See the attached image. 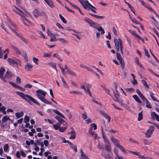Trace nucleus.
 <instances>
[{"label": "nucleus", "instance_id": "nucleus-11", "mask_svg": "<svg viewBox=\"0 0 159 159\" xmlns=\"http://www.w3.org/2000/svg\"><path fill=\"white\" fill-rule=\"evenodd\" d=\"M152 118L153 119L156 118V120L159 122V116L157 115L155 112H152L151 113Z\"/></svg>", "mask_w": 159, "mask_h": 159}, {"label": "nucleus", "instance_id": "nucleus-15", "mask_svg": "<svg viewBox=\"0 0 159 159\" xmlns=\"http://www.w3.org/2000/svg\"><path fill=\"white\" fill-rule=\"evenodd\" d=\"M80 159H89V158L87 157L85 154L82 149H80Z\"/></svg>", "mask_w": 159, "mask_h": 159}, {"label": "nucleus", "instance_id": "nucleus-10", "mask_svg": "<svg viewBox=\"0 0 159 159\" xmlns=\"http://www.w3.org/2000/svg\"><path fill=\"white\" fill-rule=\"evenodd\" d=\"M44 13V12L43 11H33V14L36 17L43 15Z\"/></svg>", "mask_w": 159, "mask_h": 159}, {"label": "nucleus", "instance_id": "nucleus-44", "mask_svg": "<svg viewBox=\"0 0 159 159\" xmlns=\"http://www.w3.org/2000/svg\"><path fill=\"white\" fill-rule=\"evenodd\" d=\"M30 118L29 116H25L24 119V122L25 123H26L29 121Z\"/></svg>", "mask_w": 159, "mask_h": 159}, {"label": "nucleus", "instance_id": "nucleus-18", "mask_svg": "<svg viewBox=\"0 0 159 159\" xmlns=\"http://www.w3.org/2000/svg\"><path fill=\"white\" fill-rule=\"evenodd\" d=\"M71 129L73 130L70 132H68L69 134H71V136L70 137V139H74L75 138L76 134L75 132L74 131V129L73 128H71Z\"/></svg>", "mask_w": 159, "mask_h": 159}, {"label": "nucleus", "instance_id": "nucleus-63", "mask_svg": "<svg viewBox=\"0 0 159 159\" xmlns=\"http://www.w3.org/2000/svg\"><path fill=\"white\" fill-rule=\"evenodd\" d=\"M32 87V86L31 85L28 84H26L24 86V87L26 88H31Z\"/></svg>", "mask_w": 159, "mask_h": 159}, {"label": "nucleus", "instance_id": "nucleus-39", "mask_svg": "<svg viewBox=\"0 0 159 159\" xmlns=\"http://www.w3.org/2000/svg\"><path fill=\"white\" fill-rule=\"evenodd\" d=\"M57 39L64 43H67V41L63 39L58 38Z\"/></svg>", "mask_w": 159, "mask_h": 159}, {"label": "nucleus", "instance_id": "nucleus-49", "mask_svg": "<svg viewBox=\"0 0 159 159\" xmlns=\"http://www.w3.org/2000/svg\"><path fill=\"white\" fill-rule=\"evenodd\" d=\"M85 93H88L89 96H90L91 97H92V95L91 94V92H90L89 89H86V90H85Z\"/></svg>", "mask_w": 159, "mask_h": 159}, {"label": "nucleus", "instance_id": "nucleus-23", "mask_svg": "<svg viewBox=\"0 0 159 159\" xmlns=\"http://www.w3.org/2000/svg\"><path fill=\"white\" fill-rule=\"evenodd\" d=\"M67 74L74 77H75L76 75V74L72 70H70V69L67 70Z\"/></svg>", "mask_w": 159, "mask_h": 159}, {"label": "nucleus", "instance_id": "nucleus-25", "mask_svg": "<svg viewBox=\"0 0 159 159\" xmlns=\"http://www.w3.org/2000/svg\"><path fill=\"white\" fill-rule=\"evenodd\" d=\"M8 120H11L10 119L9 116H4L2 119V123H5Z\"/></svg>", "mask_w": 159, "mask_h": 159}, {"label": "nucleus", "instance_id": "nucleus-26", "mask_svg": "<svg viewBox=\"0 0 159 159\" xmlns=\"http://www.w3.org/2000/svg\"><path fill=\"white\" fill-rule=\"evenodd\" d=\"M89 13L90 15H91V16H93V17L96 19H102L103 18V16H99L94 14H93V13H91L90 12H89Z\"/></svg>", "mask_w": 159, "mask_h": 159}, {"label": "nucleus", "instance_id": "nucleus-37", "mask_svg": "<svg viewBox=\"0 0 159 159\" xmlns=\"http://www.w3.org/2000/svg\"><path fill=\"white\" fill-rule=\"evenodd\" d=\"M53 56L56 57L58 59L61 61H62V60L60 57V55L57 53H55L53 54Z\"/></svg>", "mask_w": 159, "mask_h": 159}, {"label": "nucleus", "instance_id": "nucleus-32", "mask_svg": "<svg viewBox=\"0 0 159 159\" xmlns=\"http://www.w3.org/2000/svg\"><path fill=\"white\" fill-rule=\"evenodd\" d=\"M133 97L135 99V100L139 103H141V101L139 99L138 97L136 95H134L133 96Z\"/></svg>", "mask_w": 159, "mask_h": 159}, {"label": "nucleus", "instance_id": "nucleus-62", "mask_svg": "<svg viewBox=\"0 0 159 159\" xmlns=\"http://www.w3.org/2000/svg\"><path fill=\"white\" fill-rule=\"evenodd\" d=\"M91 127H93L94 130L97 129V127L96 125L94 123H92L91 124Z\"/></svg>", "mask_w": 159, "mask_h": 159}, {"label": "nucleus", "instance_id": "nucleus-8", "mask_svg": "<svg viewBox=\"0 0 159 159\" xmlns=\"http://www.w3.org/2000/svg\"><path fill=\"white\" fill-rule=\"evenodd\" d=\"M154 127L152 125L150 126L147 131L145 133V134L147 137L149 138L151 136L154 130Z\"/></svg>", "mask_w": 159, "mask_h": 159}, {"label": "nucleus", "instance_id": "nucleus-19", "mask_svg": "<svg viewBox=\"0 0 159 159\" xmlns=\"http://www.w3.org/2000/svg\"><path fill=\"white\" fill-rule=\"evenodd\" d=\"M105 148L109 152L111 151V144L109 143H107L105 144Z\"/></svg>", "mask_w": 159, "mask_h": 159}, {"label": "nucleus", "instance_id": "nucleus-56", "mask_svg": "<svg viewBox=\"0 0 159 159\" xmlns=\"http://www.w3.org/2000/svg\"><path fill=\"white\" fill-rule=\"evenodd\" d=\"M130 18H131V20H132V22H134L136 24H139L140 25V24L139 22H138V21L135 19H133L131 17Z\"/></svg>", "mask_w": 159, "mask_h": 159}, {"label": "nucleus", "instance_id": "nucleus-42", "mask_svg": "<svg viewBox=\"0 0 159 159\" xmlns=\"http://www.w3.org/2000/svg\"><path fill=\"white\" fill-rule=\"evenodd\" d=\"M48 64L50 66H51L54 68H56V64L55 63L53 62H50L48 63Z\"/></svg>", "mask_w": 159, "mask_h": 159}, {"label": "nucleus", "instance_id": "nucleus-47", "mask_svg": "<svg viewBox=\"0 0 159 159\" xmlns=\"http://www.w3.org/2000/svg\"><path fill=\"white\" fill-rule=\"evenodd\" d=\"M82 117L83 120H85L87 118V117L86 112H84L83 114H82Z\"/></svg>", "mask_w": 159, "mask_h": 159}, {"label": "nucleus", "instance_id": "nucleus-38", "mask_svg": "<svg viewBox=\"0 0 159 159\" xmlns=\"http://www.w3.org/2000/svg\"><path fill=\"white\" fill-rule=\"evenodd\" d=\"M59 15L60 19L61 20L62 22L64 24H66L67 23V21L64 17H63L60 14Z\"/></svg>", "mask_w": 159, "mask_h": 159}, {"label": "nucleus", "instance_id": "nucleus-61", "mask_svg": "<svg viewBox=\"0 0 159 159\" xmlns=\"http://www.w3.org/2000/svg\"><path fill=\"white\" fill-rule=\"evenodd\" d=\"M63 84L64 87L67 89H68L69 88V87L66 84V82L65 81H63Z\"/></svg>", "mask_w": 159, "mask_h": 159}, {"label": "nucleus", "instance_id": "nucleus-20", "mask_svg": "<svg viewBox=\"0 0 159 159\" xmlns=\"http://www.w3.org/2000/svg\"><path fill=\"white\" fill-rule=\"evenodd\" d=\"M101 129L102 130V135L103 138V139L104 141L105 142V144L107 143H109V142L107 138L104 135V134L103 131V129L102 127H101Z\"/></svg>", "mask_w": 159, "mask_h": 159}, {"label": "nucleus", "instance_id": "nucleus-64", "mask_svg": "<svg viewBox=\"0 0 159 159\" xmlns=\"http://www.w3.org/2000/svg\"><path fill=\"white\" fill-rule=\"evenodd\" d=\"M21 82V80L19 77H17L16 78V82L18 84H20Z\"/></svg>", "mask_w": 159, "mask_h": 159}, {"label": "nucleus", "instance_id": "nucleus-45", "mask_svg": "<svg viewBox=\"0 0 159 159\" xmlns=\"http://www.w3.org/2000/svg\"><path fill=\"white\" fill-rule=\"evenodd\" d=\"M67 129V128L66 127H61L59 128V130L60 132H63Z\"/></svg>", "mask_w": 159, "mask_h": 159}, {"label": "nucleus", "instance_id": "nucleus-30", "mask_svg": "<svg viewBox=\"0 0 159 159\" xmlns=\"http://www.w3.org/2000/svg\"><path fill=\"white\" fill-rule=\"evenodd\" d=\"M46 3L50 7H54V4L51 0H48Z\"/></svg>", "mask_w": 159, "mask_h": 159}, {"label": "nucleus", "instance_id": "nucleus-43", "mask_svg": "<svg viewBox=\"0 0 159 159\" xmlns=\"http://www.w3.org/2000/svg\"><path fill=\"white\" fill-rule=\"evenodd\" d=\"M23 57H24V59L25 60V61L26 62H28V57H27V55L26 54V53L25 52H23Z\"/></svg>", "mask_w": 159, "mask_h": 159}, {"label": "nucleus", "instance_id": "nucleus-31", "mask_svg": "<svg viewBox=\"0 0 159 159\" xmlns=\"http://www.w3.org/2000/svg\"><path fill=\"white\" fill-rule=\"evenodd\" d=\"M99 112L101 113V114L107 119H108V118L110 117V116H109L107 114L104 112L100 110Z\"/></svg>", "mask_w": 159, "mask_h": 159}, {"label": "nucleus", "instance_id": "nucleus-59", "mask_svg": "<svg viewBox=\"0 0 159 159\" xmlns=\"http://www.w3.org/2000/svg\"><path fill=\"white\" fill-rule=\"evenodd\" d=\"M142 82H143L144 85L146 87L148 88V85L147 84V83L146 81H145V80H142Z\"/></svg>", "mask_w": 159, "mask_h": 159}, {"label": "nucleus", "instance_id": "nucleus-33", "mask_svg": "<svg viewBox=\"0 0 159 159\" xmlns=\"http://www.w3.org/2000/svg\"><path fill=\"white\" fill-rule=\"evenodd\" d=\"M143 118L142 111L139 112L138 114V120L140 121Z\"/></svg>", "mask_w": 159, "mask_h": 159}, {"label": "nucleus", "instance_id": "nucleus-35", "mask_svg": "<svg viewBox=\"0 0 159 159\" xmlns=\"http://www.w3.org/2000/svg\"><path fill=\"white\" fill-rule=\"evenodd\" d=\"M70 93H72L76 94L79 95H82V93L81 92L79 91H75L73 90L70 92Z\"/></svg>", "mask_w": 159, "mask_h": 159}, {"label": "nucleus", "instance_id": "nucleus-3", "mask_svg": "<svg viewBox=\"0 0 159 159\" xmlns=\"http://www.w3.org/2000/svg\"><path fill=\"white\" fill-rule=\"evenodd\" d=\"M16 94L25 100L26 101L28 102L30 104H31V102L30 101H31L32 102L38 106H39L40 105V104L33 97L29 95L25 94L19 91L17 92H16Z\"/></svg>", "mask_w": 159, "mask_h": 159}, {"label": "nucleus", "instance_id": "nucleus-2", "mask_svg": "<svg viewBox=\"0 0 159 159\" xmlns=\"http://www.w3.org/2000/svg\"><path fill=\"white\" fill-rule=\"evenodd\" d=\"M7 20L9 22V23L8 24V27L12 31L14 32L18 37L21 39L23 42L26 44H28V42L27 40L21 34L16 32V25L14 24L12 21H11L8 18Z\"/></svg>", "mask_w": 159, "mask_h": 159}, {"label": "nucleus", "instance_id": "nucleus-17", "mask_svg": "<svg viewBox=\"0 0 159 159\" xmlns=\"http://www.w3.org/2000/svg\"><path fill=\"white\" fill-rule=\"evenodd\" d=\"M55 118L56 119L58 120L60 123L63 124V125H65L64 124L65 123H66L65 120L58 116H56L55 117Z\"/></svg>", "mask_w": 159, "mask_h": 159}, {"label": "nucleus", "instance_id": "nucleus-51", "mask_svg": "<svg viewBox=\"0 0 159 159\" xmlns=\"http://www.w3.org/2000/svg\"><path fill=\"white\" fill-rule=\"evenodd\" d=\"M68 2H69V3L73 7H74V9H78L79 10H80V9L77 6H75V5H74L72 4H71V3H70V2H69L67 0H66Z\"/></svg>", "mask_w": 159, "mask_h": 159}, {"label": "nucleus", "instance_id": "nucleus-4", "mask_svg": "<svg viewBox=\"0 0 159 159\" xmlns=\"http://www.w3.org/2000/svg\"><path fill=\"white\" fill-rule=\"evenodd\" d=\"M15 11V12L16 14H19L23 18V20L26 21L30 24H32V23L28 20L25 17L26 16H27L28 15L31 16V14L29 12H27L26 11Z\"/></svg>", "mask_w": 159, "mask_h": 159}, {"label": "nucleus", "instance_id": "nucleus-46", "mask_svg": "<svg viewBox=\"0 0 159 159\" xmlns=\"http://www.w3.org/2000/svg\"><path fill=\"white\" fill-rule=\"evenodd\" d=\"M9 83L10 84H11L14 87L18 89L19 87V85H17L16 84H15L14 83L11 82H9Z\"/></svg>", "mask_w": 159, "mask_h": 159}, {"label": "nucleus", "instance_id": "nucleus-7", "mask_svg": "<svg viewBox=\"0 0 159 159\" xmlns=\"http://www.w3.org/2000/svg\"><path fill=\"white\" fill-rule=\"evenodd\" d=\"M82 6L85 9H89L91 10L97 9L95 7L92 5L87 1H86L85 2Z\"/></svg>", "mask_w": 159, "mask_h": 159}, {"label": "nucleus", "instance_id": "nucleus-48", "mask_svg": "<svg viewBox=\"0 0 159 159\" xmlns=\"http://www.w3.org/2000/svg\"><path fill=\"white\" fill-rule=\"evenodd\" d=\"M151 142L148 141L147 139H144V145H150Z\"/></svg>", "mask_w": 159, "mask_h": 159}, {"label": "nucleus", "instance_id": "nucleus-58", "mask_svg": "<svg viewBox=\"0 0 159 159\" xmlns=\"http://www.w3.org/2000/svg\"><path fill=\"white\" fill-rule=\"evenodd\" d=\"M86 69H87L89 71L93 73H94L95 72L92 70L91 69L90 67L87 66L86 68Z\"/></svg>", "mask_w": 159, "mask_h": 159}, {"label": "nucleus", "instance_id": "nucleus-40", "mask_svg": "<svg viewBox=\"0 0 159 159\" xmlns=\"http://www.w3.org/2000/svg\"><path fill=\"white\" fill-rule=\"evenodd\" d=\"M60 125L58 123L53 125V127L56 130L59 129Z\"/></svg>", "mask_w": 159, "mask_h": 159}, {"label": "nucleus", "instance_id": "nucleus-57", "mask_svg": "<svg viewBox=\"0 0 159 159\" xmlns=\"http://www.w3.org/2000/svg\"><path fill=\"white\" fill-rule=\"evenodd\" d=\"M98 148L100 149H103V147L102 145V144H100V143H99L98 141Z\"/></svg>", "mask_w": 159, "mask_h": 159}, {"label": "nucleus", "instance_id": "nucleus-9", "mask_svg": "<svg viewBox=\"0 0 159 159\" xmlns=\"http://www.w3.org/2000/svg\"><path fill=\"white\" fill-rule=\"evenodd\" d=\"M117 58L120 61V63L121 65V67L122 69L124 68V62L120 54L118 52L116 53Z\"/></svg>", "mask_w": 159, "mask_h": 159}, {"label": "nucleus", "instance_id": "nucleus-50", "mask_svg": "<svg viewBox=\"0 0 159 159\" xmlns=\"http://www.w3.org/2000/svg\"><path fill=\"white\" fill-rule=\"evenodd\" d=\"M33 61L36 64H38V61H39V59L36 58L35 57H33Z\"/></svg>", "mask_w": 159, "mask_h": 159}, {"label": "nucleus", "instance_id": "nucleus-14", "mask_svg": "<svg viewBox=\"0 0 159 159\" xmlns=\"http://www.w3.org/2000/svg\"><path fill=\"white\" fill-rule=\"evenodd\" d=\"M5 70L3 68L1 67L0 69V78L3 81H5V80H4V78L3 76L5 73Z\"/></svg>", "mask_w": 159, "mask_h": 159}, {"label": "nucleus", "instance_id": "nucleus-41", "mask_svg": "<svg viewBox=\"0 0 159 159\" xmlns=\"http://www.w3.org/2000/svg\"><path fill=\"white\" fill-rule=\"evenodd\" d=\"M71 34L75 36L79 39H81L82 37V35H78V34L72 33Z\"/></svg>", "mask_w": 159, "mask_h": 159}, {"label": "nucleus", "instance_id": "nucleus-24", "mask_svg": "<svg viewBox=\"0 0 159 159\" xmlns=\"http://www.w3.org/2000/svg\"><path fill=\"white\" fill-rule=\"evenodd\" d=\"M40 100H41L44 103L48 104H51L52 102H50L48 101L47 99H45L44 98H42L39 99Z\"/></svg>", "mask_w": 159, "mask_h": 159}, {"label": "nucleus", "instance_id": "nucleus-60", "mask_svg": "<svg viewBox=\"0 0 159 159\" xmlns=\"http://www.w3.org/2000/svg\"><path fill=\"white\" fill-rule=\"evenodd\" d=\"M141 99L143 101H145L146 104H149V101L145 98L144 96L143 98H142Z\"/></svg>", "mask_w": 159, "mask_h": 159}, {"label": "nucleus", "instance_id": "nucleus-16", "mask_svg": "<svg viewBox=\"0 0 159 159\" xmlns=\"http://www.w3.org/2000/svg\"><path fill=\"white\" fill-rule=\"evenodd\" d=\"M33 67V66L31 64H30L29 62H26V64L25 66V69L27 71H31Z\"/></svg>", "mask_w": 159, "mask_h": 159}, {"label": "nucleus", "instance_id": "nucleus-5", "mask_svg": "<svg viewBox=\"0 0 159 159\" xmlns=\"http://www.w3.org/2000/svg\"><path fill=\"white\" fill-rule=\"evenodd\" d=\"M36 93L37 94L36 96L39 99L43 97L45 98L47 94L46 92L41 89L37 90L36 91Z\"/></svg>", "mask_w": 159, "mask_h": 159}, {"label": "nucleus", "instance_id": "nucleus-13", "mask_svg": "<svg viewBox=\"0 0 159 159\" xmlns=\"http://www.w3.org/2000/svg\"><path fill=\"white\" fill-rule=\"evenodd\" d=\"M110 139L113 143L116 145V146H117V145L119 144V141L117 139L114 138L113 136L111 137Z\"/></svg>", "mask_w": 159, "mask_h": 159}, {"label": "nucleus", "instance_id": "nucleus-54", "mask_svg": "<svg viewBox=\"0 0 159 159\" xmlns=\"http://www.w3.org/2000/svg\"><path fill=\"white\" fill-rule=\"evenodd\" d=\"M9 148L8 145L7 144H6L4 147V150L5 152H6Z\"/></svg>", "mask_w": 159, "mask_h": 159}, {"label": "nucleus", "instance_id": "nucleus-12", "mask_svg": "<svg viewBox=\"0 0 159 159\" xmlns=\"http://www.w3.org/2000/svg\"><path fill=\"white\" fill-rule=\"evenodd\" d=\"M7 61L10 63L11 65L13 66H17V62L15 61L11 58H8L7 59Z\"/></svg>", "mask_w": 159, "mask_h": 159}, {"label": "nucleus", "instance_id": "nucleus-21", "mask_svg": "<svg viewBox=\"0 0 159 159\" xmlns=\"http://www.w3.org/2000/svg\"><path fill=\"white\" fill-rule=\"evenodd\" d=\"M101 155L106 159H113L108 154H105L103 152H102Z\"/></svg>", "mask_w": 159, "mask_h": 159}, {"label": "nucleus", "instance_id": "nucleus-55", "mask_svg": "<svg viewBox=\"0 0 159 159\" xmlns=\"http://www.w3.org/2000/svg\"><path fill=\"white\" fill-rule=\"evenodd\" d=\"M51 53H44L43 54V57H50L51 56Z\"/></svg>", "mask_w": 159, "mask_h": 159}, {"label": "nucleus", "instance_id": "nucleus-29", "mask_svg": "<svg viewBox=\"0 0 159 159\" xmlns=\"http://www.w3.org/2000/svg\"><path fill=\"white\" fill-rule=\"evenodd\" d=\"M23 115V112L22 111H21L20 112H16L15 113V115L18 119L22 116Z\"/></svg>", "mask_w": 159, "mask_h": 159}, {"label": "nucleus", "instance_id": "nucleus-53", "mask_svg": "<svg viewBox=\"0 0 159 159\" xmlns=\"http://www.w3.org/2000/svg\"><path fill=\"white\" fill-rule=\"evenodd\" d=\"M71 148L75 152H77V147L76 145H73L72 146H71Z\"/></svg>", "mask_w": 159, "mask_h": 159}, {"label": "nucleus", "instance_id": "nucleus-6", "mask_svg": "<svg viewBox=\"0 0 159 159\" xmlns=\"http://www.w3.org/2000/svg\"><path fill=\"white\" fill-rule=\"evenodd\" d=\"M114 43L115 44V47L116 48L117 51L119 52V51L120 46V43L122 44V41L120 38L118 39L115 38L114 39Z\"/></svg>", "mask_w": 159, "mask_h": 159}, {"label": "nucleus", "instance_id": "nucleus-52", "mask_svg": "<svg viewBox=\"0 0 159 159\" xmlns=\"http://www.w3.org/2000/svg\"><path fill=\"white\" fill-rule=\"evenodd\" d=\"M150 96L153 101L158 102V101L155 98V97L153 96V93H151L150 94Z\"/></svg>", "mask_w": 159, "mask_h": 159}, {"label": "nucleus", "instance_id": "nucleus-22", "mask_svg": "<svg viewBox=\"0 0 159 159\" xmlns=\"http://www.w3.org/2000/svg\"><path fill=\"white\" fill-rule=\"evenodd\" d=\"M139 1L141 2L142 5L146 7L148 9H151V7L149 5L146 4L144 1L140 0H139Z\"/></svg>", "mask_w": 159, "mask_h": 159}, {"label": "nucleus", "instance_id": "nucleus-36", "mask_svg": "<svg viewBox=\"0 0 159 159\" xmlns=\"http://www.w3.org/2000/svg\"><path fill=\"white\" fill-rule=\"evenodd\" d=\"M50 37L51 39H50V41L51 42L55 41L56 40L55 34H52V35L50 36Z\"/></svg>", "mask_w": 159, "mask_h": 159}, {"label": "nucleus", "instance_id": "nucleus-34", "mask_svg": "<svg viewBox=\"0 0 159 159\" xmlns=\"http://www.w3.org/2000/svg\"><path fill=\"white\" fill-rule=\"evenodd\" d=\"M117 145V146H116L117 147L119 148L123 152L125 153V151L122 146L119 144V145Z\"/></svg>", "mask_w": 159, "mask_h": 159}, {"label": "nucleus", "instance_id": "nucleus-28", "mask_svg": "<svg viewBox=\"0 0 159 159\" xmlns=\"http://www.w3.org/2000/svg\"><path fill=\"white\" fill-rule=\"evenodd\" d=\"M13 76H14V75L12 74L11 73L9 72L8 71L6 72V73L5 75V78H10L12 77Z\"/></svg>", "mask_w": 159, "mask_h": 159}, {"label": "nucleus", "instance_id": "nucleus-27", "mask_svg": "<svg viewBox=\"0 0 159 159\" xmlns=\"http://www.w3.org/2000/svg\"><path fill=\"white\" fill-rule=\"evenodd\" d=\"M53 111L57 115H58L61 117H62L64 119H65V117L59 111L57 110L54 109L53 110Z\"/></svg>", "mask_w": 159, "mask_h": 159}, {"label": "nucleus", "instance_id": "nucleus-1", "mask_svg": "<svg viewBox=\"0 0 159 159\" xmlns=\"http://www.w3.org/2000/svg\"><path fill=\"white\" fill-rule=\"evenodd\" d=\"M84 20L88 23L91 27L96 29L99 32L101 31L100 33L99 32L96 33V35L97 38H99L100 34H103L105 33L104 29L101 26H99V25L97 23L94 22L87 17L84 18Z\"/></svg>", "mask_w": 159, "mask_h": 159}]
</instances>
